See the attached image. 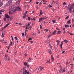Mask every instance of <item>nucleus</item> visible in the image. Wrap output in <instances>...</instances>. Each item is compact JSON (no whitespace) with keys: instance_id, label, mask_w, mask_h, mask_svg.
<instances>
[{"instance_id":"f257e3e1","label":"nucleus","mask_w":74,"mask_h":74,"mask_svg":"<svg viewBox=\"0 0 74 74\" xmlns=\"http://www.w3.org/2000/svg\"><path fill=\"white\" fill-rule=\"evenodd\" d=\"M73 5H70V7H69L68 10H69L70 13L72 12V10H72V8H73Z\"/></svg>"},{"instance_id":"f03ea898","label":"nucleus","mask_w":74,"mask_h":74,"mask_svg":"<svg viewBox=\"0 0 74 74\" xmlns=\"http://www.w3.org/2000/svg\"><path fill=\"white\" fill-rule=\"evenodd\" d=\"M10 23H9L8 24H7L3 28H2L1 29V31H2L3 30H4V29H5V28H6V27H7L8 26V25H10Z\"/></svg>"},{"instance_id":"7ed1b4c3","label":"nucleus","mask_w":74,"mask_h":74,"mask_svg":"<svg viewBox=\"0 0 74 74\" xmlns=\"http://www.w3.org/2000/svg\"><path fill=\"white\" fill-rule=\"evenodd\" d=\"M43 69H44V67H41V66H40L38 70V73H40V71H42V70Z\"/></svg>"},{"instance_id":"20e7f679","label":"nucleus","mask_w":74,"mask_h":74,"mask_svg":"<svg viewBox=\"0 0 74 74\" xmlns=\"http://www.w3.org/2000/svg\"><path fill=\"white\" fill-rule=\"evenodd\" d=\"M17 11H22V9H21V8H20V7H19V6L17 7Z\"/></svg>"},{"instance_id":"39448f33","label":"nucleus","mask_w":74,"mask_h":74,"mask_svg":"<svg viewBox=\"0 0 74 74\" xmlns=\"http://www.w3.org/2000/svg\"><path fill=\"white\" fill-rule=\"evenodd\" d=\"M5 16L6 17V18L8 19H9L10 18V16L8 15L7 14H5Z\"/></svg>"},{"instance_id":"423d86ee","label":"nucleus","mask_w":74,"mask_h":74,"mask_svg":"<svg viewBox=\"0 0 74 74\" xmlns=\"http://www.w3.org/2000/svg\"><path fill=\"white\" fill-rule=\"evenodd\" d=\"M5 31H3V32L2 34V37H4V34H5Z\"/></svg>"},{"instance_id":"0eeeda50","label":"nucleus","mask_w":74,"mask_h":74,"mask_svg":"<svg viewBox=\"0 0 74 74\" xmlns=\"http://www.w3.org/2000/svg\"><path fill=\"white\" fill-rule=\"evenodd\" d=\"M27 70H25V71H23V74H27Z\"/></svg>"},{"instance_id":"6e6552de","label":"nucleus","mask_w":74,"mask_h":74,"mask_svg":"<svg viewBox=\"0 0 74 74\" xmlns=\"http://www.w3.org/2000/svg\"><path fill=\"white\" fill-rule=\"evenodd\" d=\"M7 1H8L7 3L10 4V3H11L12 2V0H7Z\"/></svg>"},{"instance_id":"1a4fd4ad","label":"nucleus","mask_w":74,"mask_h":74,"mask_svg":"<svg viewBox=\"0 0 74 74\" xmlns=\"http://www.w3.org/2000/svg\"><path fill=\"white\" fill-rule=\"evenodd\" d=\"M63 42H62L61 43V44L60 45L61 46V48H62V49H63V48H62V45H63Z\"/></svg>"},{"instance_id":"9d476101","label":"nucleus","mask_w":74,"mask_h":74,"mask_svg":"<svg viewBox=\"0 0 74 74\" xmlns=\"http://www.w3.org/2000/svg\"><path fill=\"white\" fill-rule=\"evenodd\" d=\"M5 56L6 58H5L4 59L5 60H7V58H8V55L5 54Z\"/></svg>"},{"instance_id":"9b49d317","label":"nucleus","mask_w":74,"mask_h":74,"mask_svg":"<svg viewBox=\"0 0 74 74\" xmlns=\"http://www.w3.org/2000/svg\"><path fill=\"white\" fill-rule=\"evenodd\" d=\"M51 58L52 61H53V60H54V58H53V57L52 55L51 56Z\"/></svg>"},{"instance_id":"f8f14e48","label":"nucleus","mask_w":74,"mask_h":74,"mask_svg":"<svg viewBox=\"0 0 74 74\" xmlns=\"http://www.w3.org/2000/svg\"><path fill=\"white\" fill-rule=\"evenodd\" d=\"M69 23V24H71V23H70V21H67V22L66 23V24L67 25H68V24Z\"/></svg>"},{"instance_id":"ddd939ff","label":"nucleus","mask_w":74,"mask_h":74,"mask_svg":"<svg viewBox=\"0 0 74 74\" xmlns=\"http://www.w3.org/2000/svg\"><path fill=\"white\" fill-rule=\"evenodd\" d=\"M31 19V20H34V21H36V19H35V17H34L32 18Z\"/></svg>"},{"instance_id":"4468645a","label":"nucleus","mask_w":74,"mask_h":74,"mask_svg":"<svg viewBox=\"0 0 74 74\" xmlns=\"http://www.w3.org/2000/svg\"><path fill=\"white\" fill-rule=\"evenodd\" d=\"M42 18H39V22H41L42 21Z\"/></svg>"},{"instance_id":"2eb2a0df","label":"nucleus","mask_w":74,"mask_h":74,"mask_svg":"<svg viewBox=\"0 0 74 74\" xmlns=\"http://www.w3.org/2000/svg\"><path fill=\"white\" fill-rule=\"evenodd\" d=\"M10 59H11L10 57H8V59H7V61H10Z\"/></svg>"},{"instance_id":"dca6fc26","label":"nucleus","mask_w":74,"mask_h":74,"mask_svg":"<svg viewBox=\"0 0 74 74\" xmlns=\"http://www.w3.org/2000/svg\"><path fill=\"white\" fill-rule=\"evenodd\" d=\"M61 33V31H58V33H57V34H60V33Z\"/></svg>"},{"instance_id":"f3484780","label":"nucleus","mask_w":74,"mask_h":74,"mask_svg":"<svg viewBox=\"0 0 74 74\" xmlns=\"http://www.w3.org/2000/svg\"><path fill=\"white\" fill-rule=\"evenodd\" d=\"M26 17V15H24L23 16V19H25V18Z\"/></svg>"},{"instance_id":"a211bd4d","label":"nucleus","mask_w":74,"mask_h":74,"mask_svg":"<svg viewBox=\"0 0 74 74\" xmlns=\"http://www.w3.org/2000/svg\"><path fill=\"white\" fill-rule=\"evenodd\" d=\"M24 64L25 66H27V62H25L24 63Z\"/></svg>"},{"instance_id":"6ab92c4d","label":"nucleus","mask_w":74,"mask_h":74,"mask_svg":"<svg viewBox=\"0 0 74 74\" xmlns=\"http://www.w3.org/2000/svg\"><path fill=\"white\" fill-rule=\"evenodd\" d=\"M52 36V34H51L50 35H49V36L48 37V38H49V37H51V36Z\"/></svg>"},{"instance_id":"aec40b11","label":"nucleus","mask_w":74,"mask_h":74,"mask_svg":"<svg viewBox=\"0 0 74 74\" xmlns=\"http://www.w3.org/2000/svg\"><path fill=\"white\" fill-rule=\"evenodd\" d=\"M56 41L57 42V44H59V43H60V41H59V40H56Z\"/></svg>"},{"instance_id":"412c9836","label":"nucleus","mask_w":74,"mask_h":74,"mask_svg":"<svg viewBox=\"0 0 74 74\" xmlns=\"http://www.w3.org/2000/svg\"><path fill=\"white\" fill-rule=\"evenodd\" d=\"M55 3V2H54V1L53 0V2H52L51 3L52 4H53V5H54Z\"/></svg>"},{"instance_id":"4be33fe9","label":"nucleus","mask_w":74,"mask_h":74,"mask_svg":"<svg viewBox=\"0 0 74 74\" xmlns=\"http://www.w3.org/2000/svg\"><path fill=\"white\" fill-rule=\"evenodd\" d=\"M45 32H48V31H49V30H48V29H45Z\"/></svg>"},{"instance_id":"5701e85b","label":"nucleus","mask_w":74,"mask_h":74,"mask_svg":"<svg viewBox=\"0 0 74 74\" xmlns=\"http://www.w3.org/2000/svg\"><path fill=\"white\" fill-rule=\"evenodd\" d=\"M46 62H47L46 63H51V62H50V60H49V61H48V60L46 61Z\"/></svg>"},{"instance_id":"b1692460","label":"nucleus","mask_w":74,"mask_h":74,"mask_svg":"<svg viewBox=\"0 0 74 74\" xmlns=\"http://www.w3.org/2000/svg\"><path fill=\"white\" fill-rule=\"evenodd\" d=\"M52 22H53V23H55L56 22V21L55 20H52Z\"/></svg>"},{"instance_id":"393cba45","label":"nucleus","mask_w":74,"mask_h":74,"mask_svg":"<svg viewBox=\"0 0 74 74\" xmlns=\"http://www.w3.org/2000/svg\"><path fill=\"white\" fill-rule=\"evenodd\" d=\"M6 5H7V6H9V5H10V3L7 2L6 4Z\"/></svg>"},{"instance_id":"a878e982","label":"nucleus","mask_w":74,"mask_h":74,"mask_svg":"<svg viewBox=\"0 0 74 74\" xmlns=\"http://www.w3.org/2000/svg\"><path fill=\"white\" fill-rule=\"evenodd\" d=\"M13 18H14V17H13V16H12L10 17V20H12V19Z\"/></svg>"},{"instance_id":"bb28decb","label":"nucleus","mask_w":74,"mask_h":74,"mask_svg":"<svg viewBox=\"0 0 74 74\" xmlns=\"http://www.w3.org/2000/svg\"><path fill=\"white\" fill-rule=\"evenodd\" d=\"M64 41L65 42H66V43L68 42V41H67V40L66 39Z\"/></svg>"},{"instance_id":"cd10ccee","label":"nucleus","mask_w":74,"mask_h":74,"mask_svg":"<svg viewBox=\"0 0 74 74\" xmlns=\"http://www.w3.org/2000/svg\"><path fill=\"white\" fill-rule=\"evenodd\" d=\"M62 68L61 69H60V71H59V72H60V73H62Z\"/></svg>"},{"instance_id":"c85d7f7f","label":"nucleus","mask_w":74,"mask_h":74,"mask_svg":"<svg viewBox=\"0 0 74 74\" xmlns=\"http://www.w3.org/2000/svg\"><path fill=\"white\" fill-rule=\"evenodd\" d=\"M4 41V39L1 40H0V42H3V41Z\"/></svg>"},{"instance_id":"c756f323","label":"nucleus","mask_w":74,"mask_h":74,"mask_svg":"<svg viewBox=\"0 0 74 74\" xmlns=\"http://www.w3.org/2000/svg\"><path fill=\"white\" fill-rule=\"evenodd\" d=\"M4 11H5V10H1L0 12H4Z\"/></svg>"},{"instance_id":"7c9ffc66","label":"nucleus","mask_w":74,"mask_h":74,"mask_svg":"<svg viewBox=\"0 0 74 74\" xmlns=\"http://www.w3.org/2000/svg\"><path fill=\"white\" fill-rule=\"evenodd\" d=\"M10 44L9 46H11L12 45V44H13V42H12V41L11 42H10Z\"/></svg>"},{"instance_id":"2f4dec72","label":"nucleus","mask_w":74,"mask_h":74,"mask_svg":"<svg viewBox=\"0 0 74 74\" xmlns=\"http://www.w3.org/2000/svg\"><path fill=\"white\" fill-rule=\"evenodd\" d=\"M69 18V16H66V17L65 18V19H68V18Z\"/></svg>"},{"instance_id":"473e14b6","label":"nucleus","mask_w":74,"mask_h":74,"mask_svg":"<svg viewBox=\"0 0 74 74\" xmlns=\"http://www.w3.org/2000/svg\"><path fill=\"white\" fill-rule=\"evenodd\" d=\"M65 27H69V25H65Z\"/></svg>"},{"instance_id":"72a5a7b5","label":"nucleus","mask_w":74,"mask_h":74,"mask_svg":"<svg viewBox=\"0 0 74 74\" xmlns=\"http://www.w3.org/2000/svg\"><path fill=\"white\" fill-rule=\"evenodd\" d=\"M14 38L15 40H18V38H17V37L16 36Z\"/></svg>"},{"instance_id":"f704fd0d","label":"nucleus","mask_w":74,"mask_h":74,"mask_svg":"<svg viewBox=\"0 0 74 74\" xmlns=\"http://www.w3.org/2000/svg\"><path fill=\"white\" fill-rule=\"evenodd\" d=\"M40 28L41 29H42V25H40Z\"/></svg>"},{"instance_id":"c9c22d12","label":"nucleus","mask_w":74,"mask_h":74,"mask_svg":"<svg viewBox=\"0 0 74 74\" xmlns=\"http://www.w3.org/2000/svg\"><path fill=\"white\" fill-rule=\"evenodd\" d=\"M27 12H28V11H26L24 13V15H26V14H27Z\"/></svg>"},{"instance_id":"e433bc0d","label":"nucleus","mask_w":74,"mask_h":74,"mask_svg":"<svg viewBox=\"0 0 74 74\" xmlns=\"http://www.w3.org/2000/svg\"><path fill=\"white\" fill-rule=\"evenodd\" d=\"M56 33V30H55L53 33V34H55Z\"/></svg>"},{"instance_id":"4c0bfd02","label":"nucleus","mask_w":74,"mask_h":74,"mask_svg":"<svg viewBox=\"0 0 74 74\" xmlns=\"http://www.w3.org/2000/svg\"><path fill=\"white\" fill-rule=\"evenodd\" d=\"M32 60V58H29L28 59V61H30V60Z\"/></svg>"},{"instance_id":"58836bf2","label":"nucleus","mask_w":74,"mask_h":74,"mask_svg":"<svg viewBox=\"0 0 74 74\" xmlns=\"http://www.w3.org/2000/svg\"><path fill=\"white\" fill-rule=\"evenodd\" d=\"M3 19H4V21H6V18L5 17H4L3 18Z\"/></svg>"},{"instance_id":"ea45409f","label":"nucleus","mask_w":74,"mask_h":74,"mask_svg":"<svg viewBox=\"0 0 74 74\" xmlns=\"http://www.w3.org/2000/svg\"><path fill=\"white\" fill-rule=\"evenodd\" d=\"M30 25V24L29 23L27 25H26V26H29Z\"/></svg>"},{"instance_id":"a19ab883","label":"nucleus","mask_w":74,"mask_h":74,"mask_svg":"<svg viewBox=\"0 0 74 74\" xmlns=\"http://www.w3.org/2000/svg\"><path fill=\"white\" fill-rule=\"evenodd\" d=\"M71 69H74V67H73V64H72L71 66Z\"/></svg>"},{"instance_id":"79ce46f5","label":"nucleus","mask_w":74,"mask_h":74,"mask_svg":"<svg viewBox=\"0 0 74 74\" xmlns=\"http://www.w3.org/2000/svg\"><path fill=\"white\" fill-rule=\"evenodd\" d=\"M56 29H57L58 30H60V29H59V28L56 27Z\"/></svg>"},{"instance_id":"37998d69","label":"nucleus","mask_w":74,"mask_h":74,"mask_svg":"<svg viewBox=\"0 0 74 74\" xmlns=\"http://www.w3.org/2000/svg\"><path fill=\"white\" fill-rule=\"evenodd\" d=\"M63 4L64 5H66V4H67V3H66V2H64L63 3Z\"/></svg>"},{"instance_id":"c03bdc74","label":"nucleus","mask_w":74,"mask_h":74,"mask_svg":"<svg viewBox=\"0 0 74 74\" xmlns=\"http://www.w3.org/2000/svg\"><path fill=\"white\" fill-rule=\"evenodd\" d=\"M25 68L24 67L23 69H21V70H22L23 71H24V70H25Z\"/></svg>"},{"instance_id":"a18cd8bd","label":"nucleus","mask_w":74,"mask_h":74,"mask_svg":"<svg viewBox=\"0 0 74 74\" xmlns=\"http://www.w3.org/2000/svg\"><path fill=\"white\" fill-rule=\"evenodd\" d=\"M33 40V39L32 38H29L28 40V41H29V40Z\"/></svg>"},{"instance_id":"49530a36","label":"nucleus","mask_w":74,"mask_h":74,"mask_svg":"<svg viewBox=\"0 0 74 74\" xmlns=\"http://www.w3.org/2000/svg\"><path fill=\"white\" fill-rule=\"evenodd\" d=\"M52 9L53 10V12H54V11H55V9H54V8H52Z\"/></svg>"},{"instance_id":"de8ad7c7","label":"nucleus","mask_w":74,"mask_h":74,"mask_svg":"<svg viewBox=\"0 0 74 74\" xmlns=\"http://www.w3.org/2000/svg\"><path fill=\"white\" fill-rule=\"evenodd\" d=\"M25 32H26H26H28V30H27V29L25 30Z\"/></svg>"},{"instance_id":"09e8293b","label":"nucleus","mask_w":74,"mask_h":74,"mask_svg":"<svg viewBox=\"0 0 74 74\" xmlns=\"http://www.w3.org/2000/svg\"><path fill=\"white\" fill-rule=\"evenodd\" d=\"M42 20H44V19H45V17H42Z\"/></svg>"},{"instance_id":"8fccbe9b","label":"nucleus","mask_w":74,"mask_h":74,"mask_svg":"<svg viewBox=\"0 0 74 74\" xmlns=\"http://www.w3.org/2000/svg\"><path fill=\"white\" fill-rule=\"evenodd\" d=\"M28 19H29V21H30V17H29L28 18Z\"/></svg>"},{"instance_id":"3c124183","label":"nucleus","mask_w":74,"mask_h":74,"mask_svg":"<svg viewBox=\"0 0 74 74\" xmlns=\"http://www.w3.org/2000/svg\"><path fill=\"white\" fill-rule=\"evenodd\" d=\"M25 34L24 33H22V36L23 37H24V35Z\"/></svg>"},{"instance_id":"603ef678","label":"nucleus","mask_w":74,"mask_h":74,"mask_svg":"<svg viewBox=\"0 0 74 74\" xmlns=\"http://www.w3.org/2000/svg\"><path fill=\"white\" fill-rule=\"evenodd\" d=\"M26 35H27V33L25 32V36H26Z\"/></svg>"},{"instance_id":"864d4df0","label":"nucleus","mask_w":74,"mask_h":74,"mask_svg":"<svg viewBox=\"0 0 74 74\" xmlns=\"http://www.w3.org/2000/svg\"><path fill=\"white\" fill-rule=\"evenodd\" d=\"M49 53H50V54H52V52H51V51H49Z\"/></svg>"},{"instance_id":"5fc2aeb1","label":"nucleus","mask_w":74,"mask_h":74,"mask_svg":"<svg viewBox=\"0 0 74 74\" xmlns=\"http://www.w3.org/2000/svg\"><path fill=\"white\" fill-rule=\"evenodd\" d=\"M3 3H1L0 4V5H1V6H2L3 5Z\"/></svg>"},{"instance_id":"6e6d98bb","label":"nucleus","mask_w":74,"mask_h":74,"mask_svg":"<svg viewBox=\"0 0 74 74\" xmlns=\"http://www.w3.org/2000/svg\"><path fill=\"white\" fill-rule=\"evenodd\" d=\"M26 66H27V67H30V66L29 65H27V64Z\"/></svg>"},{"instance_id":"4d7b16f0","label":"nucleus","mask_w":74,"mask_h":74,"mask_svg":"<svg viewBox=\"0 0 74 74\" xmlns=\"http://www.w3.org/2000/svg\"><path fill=\"white\" fill-rule=\"evenodd\" d=\"M74 19H72V22H74Z\"/></svg>"},{"instance_id":"13d9d810","label":"nucleus","mask_w":74,"mask_h":74,"mask_svg":"<svg viewBox=\"0 0 74 74\" xmlns=\"http://www.w3.org/2000/svg\"><path fill=\"white\" fill-rule=\"evenodd\" d=\"M63 30H64V31L66 30L65 29V27H64L63 28Z\"/></svg>"},{"instance_id":"bf43d9fd","label":"nucleus","mask_w":74,"mask_h":74,"mask_svg":"<svg viewBox=\"0 0 74 74\" xmlns=\"http://www.w3.org/2000/svg\"><path fill=\"white\" fill-rule=\"evenodd\" d=\"M63 71L64 72H65V71H66V70H65L64 69L63 70Z\"/></svg>"},{"instance_id":"052dcab7","label":"nucleus","mask_w":74,"mask_h":74,"mask_svg":"<svg viewBox=\"0 0 74 74\" xmlns=\"http://www.w3.org/2000/svg\"><path fill=\"white\" fill-rule=\"evenodd\" d=\"M12 14V13H11V11H10V12H9V14Z\"/></svg>"},{"instance_id":"680f3d73","label":"nucleus","mask_w":74,"mask_h":74,"mask_svg":"<svg viewBox=\"0 0 74 74\" xmlns=\"http://www.w3.org/2000/svg\"><path fill=\"white\" fill-rule=\"evenodd\" d=\"M64 52H65V51H64L62 52V53H64Z\"/></svg>"},{"instance_id":"e2e57ef3","label":"nucleus","mask_w":74,"mask_h":74,"mask_svg":"<svg viewBox=\"0 0 74 74\" xmlns=\"http://www.w3.org/2000/svg\"><path fill=\"white\" fill-rule=\"evenodd\" d=\"M27 74H30V73L29 72V71H28L27 72Z\"/></svg>"},{"instance_id":"0e129e2a","label":"nucleus","mask_w":74,"mask_h":74,"mask_svg":"<svg viewBox=\"0 0 74 74\" xmlns=\"http://www.w3.org/2000/svg\"><path fill=\"white\" fill-rule=\"evenodd\" d=\"M38 3H39V2H37L36 3V4H38Z\"/></svg>"},{"instance_id":"69168bd1","label":"nucleus","mask_w":74,"mask_h":74,"mask_svg":"<svg viewBox=\"0 0 74 74\" xmlns=\"http://www.w3.org/2000/svg\"><path fill=\"white\" fill-rule=\"evenodd\" d=\"M25 56H27V54L26 53H25Z\"/></svg>"},{"instance_id":"338daca9","label":"nucleus","mask_w":74,"mask_h":74,"mask_svg":"<svg viewBox=\"0 0 74 74\" xmlns=\"http://www.w3.org/2000/svg\"><path fill=\"white\" fill-rule=\"evenodd\" d=\"M19 25H22V23H20L19 24Z\"/></svg>"},{"instance_id":"774afa93","label":"nucleus","mask_w":74,"mask_h":74,"mask_svg":"<svg viewBox=\"0 0 74 74\" xmlns=\"http://www.w3.org/2000/svg\"><path fill=\"white\" fill-rule=\"evenodd\" d=\"M72 6L73 7H74V2L73 3V4H72Z\"/></svg>"}]
</instances>
